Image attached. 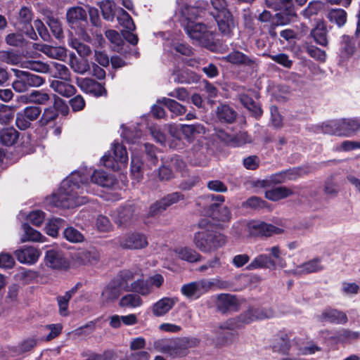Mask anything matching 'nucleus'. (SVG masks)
I'll return each mask as SVG.
<instances>
[{
	"instance_id": "nucleus-1",
	"label": "nucleus",
	"mask_w": 360,
	"mask_h": 360,
	"mask_svg": "<svg viewBox=\"0 0 360 360\" xmlns=\"http://www.w3.org/2000/svg\"><path fill=\"white\" fill-rule=\"evenodd\" d=\"M117 184L112 174L103 170H94L82 167L72 172L60 184L57 193L46 199V203L56 207L73 208L85 204L86 198L83 195L85 191L94 193L92 184L106 188H113Z\"/></svg>"
},
{
	"instance_id": "nucleus-2",
	"label": "nucleus",
	"mask_w": 360,
	"mask_h": 360,
	"mask_svg": "<svg viewBox=\"0 0 360 360\" xmlns=\"http://www.w3.org/2000/svg\"><path fill=\"white\" fill-rule=\"evenodd\" d=\"M208 7L207 1L199 0L193 6H185L181 8V13L184 18L182 24L189 37L201 46L212 49L216 34L211 28L193 20L195 18L202 17Z\"/></svg>"
},
{
	"instance_id": "nucleus-3",
	"label": "nucleus",
	"mask_w": 360,
	"mask_h": 360,
	"mask_svg": "<svg viewBox=\"0 0 360 360\" xmlns=\"http://www.w3.org/2000/svg\"><path fill=\"white\" fill-rule=\"evenodd\" d=\"M122 136L127 142L131 144V174L132 177L137 181H140L143 177V162L138 154L136 150L139 149L140 151L145 150L146 154L148 159L150 160L151 164L155 165L158 158L155 155V149L154 146L149 143L141 144L140 141L141 132L140 130L126 129L122 134Z\"/></svg>"
},
{
	"instance_id": "nucleus-4",
	"label": "nucleus",
	"mask_w": 360,
	"mask_h": 360,
	"mask_svg": "<svg viewBox=\"0 0 360 360\" xmlns=\"http://www.w3.org/2000/svg\"><path fill=\"white\" fill-rule=\"evenodd\" d=\"M360 129V117L328 120L315 126L316 133L350 137Z\"/></svg>"
},
{
	"instance_id": "nucleus-5",
	"label": "nucleus",
	"mask_w": 360,
	"mask_h": 360,
	"mask_svg": "<svg viewBox=\"0 0 360 360\" xmlns=\"http://www.w3.org/2000/svg\"><path fill=\"white\" fill-rule=\"evenodd\" d=\"M193 242L202 252L212 253L226 245L227 237L213 228H207L195 233Z\"/></svg>"
},
{
	"instance_id": "nucleus-6",
	"label": "nucleus",
	"mask_w": 360,
	"mask_h": 360,
	"mask_svg": "<svg viewBox=\"0 0 360 360\" xmlns=\"http://www.w3.org/2000/svg\"><path fill=\"white\" fill-rule=\"evenodd\" d=\"M266 251H269L270 255L266 254L258 255L247 266L246 269L252 271L258 269H275L277 266L281 269L285 267V261L282 257L283 253L279 246H273L271 248L266 249Z\"/></svg>"
},
{
	"instance_id": "nucleus-7",
	"label": "nucleus",
	"mask_w": 360,
	"mask_h": 360,
	"mask_svg": "<svg viewBox=\"0 0 360 360\" xmlns=\"http://www.w3.org/2000/svg\"><path fill=\"white\" fill-rule=\"evenodd\" d=\"M112 155L108 152L101 158V163L105 167L114 171H119L127 167L128 154L126 148L121 143L115 141L112 144Z\"/></svg>"
},
{
	"instance_id": "nucleus-8",
	"label": "nucleus",
	"mask_w": 360,
	"mask_h": 360,
	"mask_svg": "<svg viewBox=\"0 0 360 360\" xmlns=\"http://www.w3.org/2000/svg\"><path fill=\"white\" fill-rule=\"evenodd\" d=\"M269 8L281 11L276 13V25H285L296 20L297 16L292 0H266Z\"/></svg>"
},
{
	"instance_id": "nucleus-9",
	"label": "nucleus",
	"mask_w": 360,
	"mask_h": 360,
	"mask_svg": "<svg viewBox=\"0 0 360 360\" xmlns=\"http://www.w3.org/2000/svg\"><path fill=\"white\" fill-rule=\"evenodd\" d=\"M11 70L15 76L12 86L17 92H25L30 88L41 86L45 82V79L41 76L15 68L11 69Z\"/></svg>"
},
{
	"instance_id": "nucleus-10",
	"label": "nucleus",
	"mask_w": 360,
	"mask_h": 360,
	"mask_svg": "<svg viewBox=\"0 0 360 360\" xmlns=\"http://www.w3.org/2000/svg\"><path fill=\"white\" fill-rule=\"evenodd\" d=\"M214 286L222 288L225 284H219L214 279H202L183 285L181 292L188 299L196 300Z\"/></svg>"
},
{
	"instance_id": "nucleus-11",
	"label": "nucleus",
	"mask_w": 360,
	"mask_h": 360,
	"mask_svg": "<svg viewBox=\"0 0 360 360\" xmlns=\"http://www.w3.org/2000/svg\"><path fill=\"white\" fill-rule=\"evenodd\" d=\"M110 215L116 224L127 226L136 216V207L131 203H127L112 211Z\"/></svg>"
},
{
	"instance_id": "nucleus-12",
	"label": "nucleus",
	"mask_w": 360,
	"mask_h": 360,
	"mask_svg": "<svg viewBox=\"0 0 360 360\" xmlns=\"http://www.w3.org/2000/svg\"><path fill=\"white\" fill-rule=\"evenodd\" d=\"M245 230L250 236H270L281 233V229L260 221H251L245 224Z\"/></svg>"
},
{
	"instance_id": "nucleus-13",
	"label": "nucleus",
	"mask_w": 360,
	"mask_h": 360,
	"mask_svg": "<svg viewBox=\"0 0 360 360\" xmlns=\"http://www.w3.org/2000/svg\"><path fill=\"white\" fill-rule=\"evenodd\" d=\"M120 245L124 249H141L148 245L146 236L141 233L127 234L119 238Z\"/></svg>"
},
{
	"instance_id": "nucleus-14",
	"label": "nucleus",
	"mask_w": 360,
	"mask_h": 360,
	"mask_svg": "<svg viewBox=\"0 0 360 360\" xmlns=\"http://www.w3.org/2000/svg\"><path fill=\"white\" fill-rule=\"evenodd\" d=\"M67 21L72 29L82 27L87 23V13L80 6H73L68 9Z\"/></svg>"
},
{
	"instance_id": "nucleus-15",
	"label": "nucleus",
	"mask_w": 360,
	"mask_h": 360,
	"mask_svg": "<svg viewBox=\"0 0 360 360\" xmlns=\"http://www.w3.org/2000/svg\"><path fill=\"white\" fill-rule=\"evenodd\" d=\"M15 255L20 263L31 265L37 262L40 252L33 246L25 245L16 250Z\"/></svg>"
},
{
	"instance_id": "nucleus-16",
	"label": "nucleus",
	"mask_w": 360,
	"mask_h": 360,
	"mask_svg": "<svg viewBox=\"0 0 360 360\" xmlns=\"http://www.w3.org/2000/svg\"><path fill=\"white\" fill-rule=\"evenodd\" d=\"M77 83L82 91L94 96L98 97L106 94L104 86L94 79H77Z\"/></svg>"
},
{
	"instance_id": "nucleus-17",
	"label": "nucleus",
	"mask_w": 360,
	"mask_h": 360,
	"mask_svg": "<svg viewBox=\"0 0 360 360\" xmlns=\"http://www.w3.org/2000/svg\"><path fill=\"white\" fill-rule=\"evenodd\" d=\"M216 305L219 311L222 313L237 311L240 303L235 295L230 294H220L217 296Z\"/></svg>"
},
{
	"instance_id": "nucleus-18",
	"label": "nucleus",
	"mask_w": 360,
	"mask_h": 360,
	"mask_svg": "<svg viewBox=\"0 0 360 360\" xmlns=\"http://www.w3.org/2000/svg\"><path fill=\"white\" fill-rule=\"evenodd\" d=\"M322 269H323V266L321 264V258L316 257L296 266L293 269L288 270V273L295 276H301L317 272Z\"/></svg>"
},
{
	"instance_id": "nucleus-19",
	"label": "nucleus",
	"mask_w": 360,
	"mask_h": 360,
	"mask_svg": "<svg viewBox=\"0 0 360 360\" xmlns=\"http://www.w3.org/2000/svg\"><path fill=\"white\" fill-rule=\"evenodd\" d=\"M224 59L232 64L243 65L244 67L254 69L257 67L256 60L238 51H233L224 57Z\"/></svg>"
},
{
	"instance_id": "nucleus-20",
	"label": "nucleus",
	"mask_w": 360,
	"mask_h": 360,
	"mask_svg": "<svg viewBox=\"0 0 360 360\" xmlns=\"http://www.w3.org/2000/svg\"><path fill=\"white\" fill-rule=\"evenodd\" d=\"M170 252L172 257L191 263L196 262L201 259V255L190 247L176 246Z\"/></svg>"
},
{
	"instance_id": "nucleus-21",
	"label": "nucleus",
	"mask_w": 360,
	"mask_h": 360,
	"mask_svg": "<svg viewBox=\"0 0 360 360\" xmlns=\"http://www.w3.org/2000/svg\"><path fill=\"white\" fill-rule=\"evenodd\" d=\"M183 198L182 195L179 192H175L167 195L160 201L156 202L150 207V214L154 215L160 212H162L166 208L174 203H176Z\"/></svg>"
},
{
	"instance_id": "nucleus-22",
	"label": "nucleus",
	"mask_w": 360,
	"mask_h": 360,
	"mask_svg": "<svg viewBox=\"0 0 360 360\" xmlns=\"http://www.w3.org/2000/svg\"><path fill=\"white\" fill-rule=\"evenodd\" d=\"M45 263L48 266L56 269H65L68 266V263L63 257V253L54 250L46 251Z\"/></svg>"
},
{
	"instance_id": "nucleus-23",
	"label": "nucleus",
	"mask_w": 360,
	"mask_h": 360,
	"mask_svg": "<svg viewBox=\"0 0 360 360\" xmlns=\"http://www.w3.org/2000/svg\"><path fill=\"white\" fill-rule=\"evenodd\" d=\"M245 322L248 324L253 321L270 319L274 316V312L271 308H255L251 307L244 312Z\"/></svg>"
},
{
	"instance_id": "nucleus-24",
	"label": "nucleus",
	"mask_w": 360,
	"mask_h": 360,
	"mask_svg": "<svg viewBox=\"0 0 360 360\" xmlns=\"http://www.w3.org/2000/svg\"><path fill=\"white\" fill-rule=\"evenodd\" d=\"M177 300L174 297H165L153 304L152 313L155 316H162L173 308Z\"/></svg>"
},
{
	"instance_id": "nucleus-25",
	"label": "nucleus",
	"mask_w": 360,
	"mask_h": 360,
	"mask_svg": "<svg viewBox=\"0 0 360 360\" xmlns=\"http://www.w3.org/2000/svg\"><path fill=\"white\" fill-rule=\"evenodd\" d=\"M139 276H141L139 270L133 271L127 269L120 271L114 280L117 281L126 292H130L131 283H133L134 280H136Z\"/></svg>"
},
{
	"instance_id": "nucleus-26",
	"label": "nucleus",
	"mask_w": 360,
	"mask_h": 360,
	"mask_svg": "<svg viewBox=\"0 0 360 360\" xmlns=\"http://www.w3.org/2000/svg\"><path fill=\"white\" fill-rule=\"evenodd\" d=\"M214 18L221 34L224 37H231L233 34V30L236 27V23L231 13L217 16Z\"/></svg>"
},
{
	"instance_id": "nucleus-27",
	"label": "nucleus",
	"mask_w": 360,
	"mask_h": 360,
	"mask_svg": "<svg viewBox=\"0 0 360 360\" xmlns=\"http://www.w3.org/2000/svg\"><path fill=\"white\" fill-rule=\"evenodd\" d=\"M125 291L114 279L103 289L101 298L103 302L108 303L117 300Z\"/></svg>"
},
{
	"instance_id": "nucleus-28",
	"label": "nucleus",
	"mask_w": 360,
	"mask_h": 360,
	"mask_svg": "<svg viewBox=\"0 0 360 360\" xmlns=\"http://www.w3.org/2000/svg\"><path fill=\"white\" fill-rule=\"evenodd\" d=\"M321 320L335 324H345L348 319L346 314L335 309H326L321 315Z\"/></svg>"
},
{
	"instance_id": "nucleus-29",
	"label": "nucleus",
	"mask_w": 360,
	"mask_h": 360,
	"mask_svg": "<svg viewBox=\"0 0 360 360\" xmlns=\"http://www.w3.org/2000/svg\"><path fill=\"white\" fill-rule=\"evenodd\" d=\"M245 321V316L244 313L236 318L229 319L219 325L217 333L221 335L224 330H234L241 328L245 325L248 324Z\"/></svg>"
},
{
	"instance_id": "nucleus-30",
	"label": "nucleus",
	"mask_w": 360,
	"mask_h": 360,
	"mask_svg": "<svg viewBox=\"0 0 360 360\" xmlns=\"http://www.w3.org/2000/svg\"><path fill=\"white\" fill-rule=\"evenodd\" d=\"M172 79L176 83H192L198 80L197 75L188 69H176L172 75Z\"/></svg>"
},
{
	"instance_id": "nucleus-31",
	"label": "nucleus",
	"mask_w": 360,
	"mask_h": 360,
	"mask_svg": "<svg viewBox=\"0 0 360 360\" xmlns=\"http://www.w3.org/2000/svg\"><path fill=\"white\" fill-rule=\"evenodd\" d=\"M164 50L171 54H176V53L184 56L192 54V49L188 45L183 43L171 42L169 40L164 44Z\"/></svg>"
},
{
	"instance_id": "nucleus-32",
	"label": "nucleus",
	"mask_w": 360,
	"mask_h": 360,
	"mask_svg": "<svg viewBox=\"0 0 360 360\" xmlns=\"http://www.w3.org/2000/svg\"><path fill=\"white\" fill-rule=\"evenodd\" d=\"M20 67L39 73H48L51 70V66L49 64L34 60H23L20 63Z\"/></svg>"
},
{
	"instance_id": "nucleus-33",
	"label": "nucleus",
	"mask_w": 360,
	"mask_h": 360,
	"mask_svg": "<svg viewBox=\"0 0 360 360\" xmlns=\"http://www.w3.org/2000/svg\"><path fill=\"white\" fill-rule=\"evenodd\" d=\"M50 86L56 92L65 97H70L75 93V86L66 82L53 80Z\"/></svg>"
},
{
	"instance_id": "nucleus-34",
	"label": "nucleus",
	"mask_w": 360,
	"mask_h": 360,
	"mask_svg": "<svg viewBox=\"0 0 360 360\" xmlns=\"http://www.w3.org/2000/svg\"><path fill=\"white\" fill-rule=\"evenodd\" d=\"M18 137V131L13 127L6 128L0 131V143L6 146L15 144Z\"/></svg>"
},
{
	"instance_id": "nucleus-35",
	"label": "nucleus",
	"mask_w": 360,
	"mask_h": 360,
	"mask_svg": "<svg viewBox=\"0 0 360 360\" xmlns=\"http://www.w3.org/2000/svg\"><path fill=\"white\" fill-rule=\"evenodd\" d=\"M150 131L154 139L160 144L165 146L168 145L169 148H172L177 150L181 148L179 143H174V141L167 143L166 135L162 130L161 127L158 126H154L150 129Z\"/></svg>"
},
{
	"instance_id": "nucleus-36",
	"label": "nucleus",
	"mask_w": 360,
	"mask_h": 360,
	"mask_svg": "<svg viewBox=\"0 0 360 360\" xmlns=\"http://www.w3.org/2000/svg\"><path fill=\"white\" fill-rule=\"evenodd\" d=\"M99 7L103 18L106 20L112 21L115 13L118 11L115 2L111 0H103L99 3Z\"/></svg>"
},
{
	"instance_id": "nucleus-37",
	"label": "nucleus",
	"mask_w": 360,
	"mask_h": 360,
	"mask_svg": "<svg viewBox=\"0 0 360 360\" xmlns=\"http://www.w3.org/2000/svg\"><path fill=\"white\" fill-rule=\"evenodd\" d=\"M158 103L163 104L167 107L174 116H179L184 114L186 111V107L177 101L168 98H162L158 101Z\"/></svg>"
},
{
	"instance_id": "nucleus-38",
	"label": "nucleus",
	"mask_w": 360,
	"mask_h": 360,
	"mask_svg": "<svg viewBox=\"0 0 360 360\" xmlns=\"http://www.w3.org/2000/svg\"><path fill=\"white\" fill-rule=\"evenodd\" d=\"M139 276L136 280L131 283L130 291L146 296L152 292V286L148 283V280L144 281Z\"/></svg>"
},
{
	"instance_id": "nucleus-39",
	"label": "nucleus",
	"mask_w": 360,
	"mask_h": 360,
	"mask_svg": "<svg viewBox=\"0 0 360 360\" xmlns=\"http://www.w3.org/2000/svg\"><path fill=\"white\" fill-rule=\"evenodd\" d=\"M182 134L185 138L191 141L197 134H205V130L201 124H182L181 125Z\"/></svg>"
},
{
	"instance_id": "nucleus-40",
	"label": "nucleus",
	"mask_w": 360,
	"mask_h": 360,
	"mask_svg": "<svg viewBox=\"0 0 360 360\" xmlns=\"http://www.w3.org/2000/svg\"><path fill=\"white\" fill-rule=\"evenodd\" d=\"M217 115L221 122L227 123L233 122L236 117V112L230 106L225 104L217 107Z\"/></svg>"
},
{
	"instance_id": "nucleus-41",
	"label": "nucleus",
	"mask_w": 360,
	"mask_h": 360,
	"mask_svg": "<svg viewBox=\"0 0 360 360\" xmlns=\"http://www.w3.org/2000/svg\"><path fill=\"white\" fill-rule=\"evenodd\" d=\"M355 51V42L352 38L344 35L341 41L340 56L342 58H348L353 55Z\"/></svg>"
},
{
	"instance_id": "nucleus-42",
	"label": "nucleus",
	"mask_w": 360,
	"mask_h": 360,
	"mask_svg": "<svg viewBox=\"0 0 360 360\" xmlns=\"http://www.w3.org/2000/svg\"><path fill=\"white\" fill-rule=\"evenodd\" d=\"M327 18L331 22L341 27L347 22V13L342 8H334L328 12Z\"/></svg>"
},
{
	"instance_id": "nucleus-43",
	"label": "nucleus",
	"mask_w": 360,
	"mask_h": 360,
	"mask_svg": "<svg viewBox=\"0 0 360 360\" xmlns=\"http://www.w3.org/2000/svg\"><path fill=\"white\" fill-rule=\"evenodd\" d=\"M77 285L67 291L64 295L58 296L57 301L59 307V312L61 316H67L68 314V302L72 296L75 293Z\"/></svg>"
},
{
	"instance_id": "nucleus-44",
	"label": "nucleus",
	"mask_w": 360,
	"mask_h": 360,
	"mask_svg": "<svg viewBox=\"0 0 360 360\" xmlns=\"http://www.w3.org/2000/svg\"><path fill=\"white\" fill-rule=\"evenodd\" d=\"M143 304V300L139 295L127 294L120 300L119 305L121 307L136 308Z\"/></svg>"
},
{
	"instance_id": "nucleus-45",
	"label": "nucleus",
	"mask_w": 360,
	"mask_h": 360,
	"mask_svg": "<svg viewBox=\"0 0 360 360\" xmlns=\"http://www.w3.org/2000/svg\"><path fill=\"white\" fill-rule=\"evenodd\" d=\"M335 335L331 336L335 338V342H347L360 338V333L352 331L347 329L337 330Z\"/></svg>"
},
{
	"instance_id": "nucleus-46",
	"label": "nucleus",
	"mask_w": 360,
	"mask_h": 360,
	"mask_svg": "<svg viewBox=\"0 0 360 360\" xmlns=\"http://www.w3.org/2000/svg\"><path fill=\"white\" fill-rule=\"evenodd\" d=\"M23 233L21 236L20 240L22 242L26 241H41L42 236L41 234L32 228L29 224L25 223L22 226Z\"/></svg>"
},
{
	"instance_id": "nucleus-47",
	"label": "nucleus",
	"mask_w": 360,
	"mask_h": 360,
	"mask_svg": "<svg viewBox=\"0 0 360 360\" xmlns=\"http://www.w3.org/2000/svg\"><path fill=\"white\" fill-rule=\"evenodd\" d=\"M41 51L50 58L63 60L66 57V49L63 47L44 45Z\"/></svg>"
},
{
	"instance_id": "nucleus-48",
	"label": "nucleus",
	"mask_w": 360,
	"mask_h": 360,
	"mask_svg": "<svg viewBox=\"0 0 360 360\" xmlns=\"http://www.w3.org/2000/svg\"><path fill=\"white\" fill-rule=\"evenodd\" d=\"M291 193V191L285 187H277L266 191L265 196L270 200L277 201L289 196Z\"/></svg>"
},
{
	"instance_id": "nucleus-49",
	"label": "nucleus",
	"mask_w": 360,
	"mask_h": 360,
	"mask_svg": "<svg viewBox=\"0 0 360 360\" xmlns=\"http://www.w3.org/2000/svg\"><path fill=\"white\" fill-rule=\"evenodd\" d=\"M70 65L74 72L82 75L89 69L87 61L84 59L79 60L75 54L70 56Z\"/></svg>"
},
{
	"instance_id": "nucleus-50",
	"label": "nucleus",
	"mask_w": 360,
	"mask_h": 360,
	"mask_svg": "<svg viewBox=\"0 0 360 360\" xmlns=\"http://www.w3.org/2000/svg\"><path fill=\"white\" fill-rule=\"evenodd\" d=\"M213 11L211 12L214 18L231 13L226 0H210Z\"/></svg>"
},
{
	"instance_id": "nucleus-51",
	"label": "nucleus",
	"mask_w": 360,
	"mask_h": 360,
	"mask_svg": "<svg viewBox=\"0 0 360 360\" xmlns=\"http://www.w3.org/2000/svg\"><path fill=\"white\" fill-rule=\"evenodd\" d=\"M79 258L83 264H94L100 259V253L95 248L79 252Z\"/></svg>"
},
{
	"instance_id": "nucleus-52",
	"label": "nucleus",
	"mask_w": 360,
	"mask_h": 360,
	"mask_svg": "<svg viewBox=\"0 0 360 360\" xmlns=\"http://www.w3.org/2000/svg\"><path fill=\"white\" fill-rule=\"evenodd\" d=\"M117 20L126 30L133 31L135 30L134 22L129 13L121 8L117 11Z\"/></svg>"
},
{
	"instance_id": "nucleus-53",
	"label": "nucleus",
	"mask_w": 360,
	"mask_h": 360,
	"mask_svg": "<svg viewBox=\"0 0 360 360\" xmlns=\"http://www.w3.org/2000/svg\"><path fill=\"white\" fill-rule=\"evenodd\" d=\"M311 36L315 41L321 46H326L328 44L327 32L323 25H318L311 31Z\"/></svg>"
},
{
	"instance_id": "nucleus-54",
	"label": "nucleus",
	"mask_w": 360,
	"mask_h": 360,
	"mask_svg": "<svg viewBox=\"0 0 360 360\" xmlns=\"http://www.w3.org/2000/svg\"><path fill=\"white\" fill-rule=\"evenodd\" d=\"M240 102L245 108L252 112L256 117L262 115V111L260 107L248 95L243 94L240 96Z\"/></svg>"
},
{
	"instance_id": "nucleus-55",
	"label": "nucleus",
	"mask_w": 360,
	"mask_h": 360,
	"mask_svg": "<svg viewBox=\"0 0 360 360\" xmlns=\"http://www.w3.org/2000/svg\"><path fill=\"white\" fill-rule=\"evenodd\" d=\"M68 45L75 49L78 54L82 58L88 56L91 53V49L89 46L82 44L75 38H70L68 40Z\"/></svg>"
},
{
	"instance_id": "nucleus-56",
	"label": "nucleus",
	"mask_w": 360,
	"mask_h": 360,
	"mask_svg": "<svg viewBox=\"0 0 360 360\" xmlns=\"http://www.w3.org/2000/svg\"><path fill=\"white\" fill-rule=\"evenodd\" d=\"M65 221L60 218H53L49 221L45 230L46 233L52 237H56L59 229L64 225Z\"/></svg>"
},
{
	"instance_id": "nucleus-57",
	"label": "nucleus",
	"mask_w": 360,
	"mask_h": 360,
	"mask_svg": "<svg viewBox=\"0 0 360 360\" xmlns=\"http://www.w3.org/2000/svg\"><path fill=\"white\" fill-rule=\"evenodd\" d=\"M63 236L70 243H81L84 239L83 234L72 226L67 227L63 231Z\"/></svg>"
},
{
	"instance_id": "nucleus-58",
	"label": "nucleus",
	"mask_w": 360,
	"mask_h": 360,
	"mask_svg": "<svg viewBox=\"0 0 360 360\" xmlns=\"http://www.w3.org/2000/svg\"><path fill=\"white\" fill-rule=\"evenodd\" d=\"M30 97L31 102L38 105H47L51 101V96L43 91H32Z\"/></svg>"
},
{
	"instance_id": "nucleus-59",
	"label": "nucleus",
	"mask_w": 360,
	"mask_h": 360,
	"mask_svg": "<svg viewBox=\"0 0 360 360\" xmlns=\"http://www.w3.org/2000/svg\"><path fill=\"white\" fill-rule=\"evenodd\" d=\"M105 37L113 45V49L120 52L122 49V46L124 44L120 34L115 30H108L105 32Z\"/></svg>"
},
{
	"instance_id": "nucleus-60",
	"label": "nucleus",
	"mask_w": 360,
	"mask_h": 360,
	"mask_svg": "<svg viewBox=\"0 0 360 360\" xmlns=\"http://www.w3.org/2000/svg\"><path fill=\"white\" fill-rule=\"evenodd\" d=\"M58 117V110L54 105L46 108L39 121L41 126L48 124Z\"/></svg>"
},
{
	"instance_id": "nucleus-61",
	"label": "nucleus",
	"mask_w": 360,
	"mask_h": 360,
	"mask_svg": "<svg viewBox=\"0 0 360 360\" xmlns=\"http://www.w3.org/2000/svg\"><path fill=\"white\" fill-rule=\"evenodd\" d=\"M0 60L9 65H15L20 64V56L12 51H1L0 52Z\"/></svg>"
},
{
	"instance_id": "nucleus-62",
	"label": "nucleus",
	"mask_w": 360,
	"mask_h": 360,
	"mask_svg": "<svg viewBox=\"0 0 360 360\" xmlns=\"http://www.w3.org/2000/svg\"><path fill=\"white\" fill-rule=\"evenodd\" d=\"M27 219L33 225L39 226L45 220V213L39 210H33L27 214Z\"/></svg>"
},
{
	"instance_id": "nucleus-63",
	"label": "nucleus",
	"mask_w": 360,
	"mask_h": 360,
	"mask_svg": "<svg viewBox=\"0 0 360 360\" xmlns=\"http://www.w3.org/2000/svg\"><path fill=\"white\" fill-rule=\"evenodd\" d=\"M46 22L53 35L57 39H60L63 37V29L59 20L53 17H48Z\"/></svg>"
},
{
	"instance_id": "nucleus-64",
	"label": "nucleus",
	"mask_w": 360,
	"mask_h": 360,
	"mask_svg": "<svg viewBox=\"0 0 360 360\" xmlns=\"http://www.w3.org/2000/svg\"><path fill=\"white\" fill-rule=\"evenodd\" d=\"M360 287L356 283L343 282L341 284V292L345 296H354L359 292Z\"/></svg>"
}]
</instances>
